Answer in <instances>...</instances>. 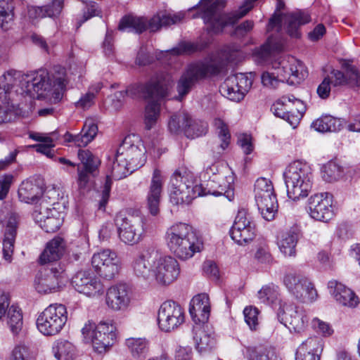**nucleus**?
I'll return each instance as SVG.
<instances>
[{
  "label": "nucleus",
  "mask_w": 360,
  "mask_h": 360,
  "mask_svg": "<svg viewBox=\"0 0 360 360\" xmlns=\"http://www.w3.org/2000/svg\"><path fill=\"white\" fill-rule=\"evenodd\" d=\"M68 82L66 71L63 68H56L51 77L46 70H39L30 75H25L20 91L18 89L15 91L17 94L34 99L46 98L53 91V98L55 101H59L63 97Z\"/></svg>",
  "instance_id": "nucleus-1"
},
{
  "label": "nucleus",
  "mask_w": 360,
  "mask_h": 360,
  "mask_svg": "<svg viewBox=\"0 0 360 360\" xmlns=\"http://www.w3.org/2000/svg\"><path fill=\"white\" fill-rule=\"evenodd\" d=\"M165 240L169 250L181 259L192 257L202 248V243L196 231L186 223H176L168 228Z\"/></svg>",
  "instance_id": "nucleus-2"
},
{
  "label": "nucleus",
  "mask_w": 360,
  "mask_h": 360,
  "mask_svg": "<svg viewBox=\"0 0 360 360\" xmlns=\"http://www.w3.org/2000/svg\"><path fill=\"white\" fill-rule=\"evenodd\" d=\"M226 185H220L219 191H206L202 184H195L192 174L184 172L181 174L176 172L171 178L170 201L174 205H188L199 196L207 194L220 195L226 191Z\"/></svg>",
  "instance_id": "nucleus-3"
},
{
  "label": "nucleus",
  "mask_w": 360,
  "mask_h": 360,
  "mask_svg": "<svg viewBox=\"0 0 360 360\" xmlns=\"http://www.w3.org/2000/svg\"><path fill=\"white\" fill-rule=\"evenodd\" d=\"M287 195L292 200L306 198L312 188L311 169L300 160L291 162L283 172Z\"/></svg>",
  "instance_id": "nucleus-4"
},
{
  "label": "nucleus",
  "mask_w": 360,
  "mask_h": 360,
  "mask_svg": "<svg viewBox=\"0 0 360 360\" xmlns=\"http://www.w3.org/2000/svg\"><path fill=\"white\" fill-rule=\"evenodd\" d=\"M172 79L168 74L160 73L152 77L146 84H134L129 86L125 91L116 94L117 98H123L124 95L132 98H163L168 94Z\"/></svg>",
  "instance_id": "nucleus-5"
},
{
  "label": "nucleus",
  "mask_w": 360,
  "mask_h": 360,
  "mask_svg": "<svg viewBox=\"0 0 360 360\" xmlns=\"http://www.w3.org/2000/svg\"><path fill=\"white\" fill-rule=\"evenodd\" d=\"M118 236L121 241L128 245L138 243L150 230L148 219L141 215L124 214L116 216Z\"/></svg>",
  "instance_id": "nucleus-6"
},
{
  "label": "nucleus",
  "mask_w": 360,
  "mask_h": 360,
  "mask_svg": "<svg viewBox=\"0 0 360 360\" xmlns=\"http://www.w3.org/2000/svg\"><path fill=\"white\" fill-rule=\"evenodd\" d=\"M284 7V2L282 0H277L276 10L269 20L268 30H273L275 27L278 30L283 25L287 33L291 37L300 38L301 36L300 27L309 23L311 20V15L308 11L302 10L283 13L281 11Z\"/></svg>",
  "instance_id": "nucleus-7"
},
{
  "label": "nucleus",
  "mask_w": 360,
  "mask_h": 360,
  "mask_svg": "<svg viewBox=\"0 0 360 360\" xmlns=\"http://www.w3.org/2000/svg\"><path fill=\"white\" fill-rule=\"evenodd\" d=\"M221 69L222 64L215 60L188 65L177 83L178 100L184 98L198 80L203 79L207 75H217Z\"/></svg>",
  "instance_id": "nucleus-8"
},
{
  "label": "nucleus",
  "mask_w": 360,
  "mask_h": 360,
  "mask_svg": "<svg viewBox=\"0 0 360 360\" xmlns=\"http://www.w3.org/2000/svg\"><path fill=\"white\" fill-rule=\"evenodd\" d=\"M67 320L68 312L65 305L52 304L39 315L37 327L43 335L53 336L61 331Z\"/></svg>",
  "instance_id": "nucleus-9"
},
{
  "label": "nucleus",
  "mask_w": 360,
  "mask_h": 360,
  "mask_svg": "<svg viewBox=\"0 0 360 360\" xmlns=\"http://www.w3.org/2000/svg\"><path fill=\"white\" fill-rule=\"evenodd\" d=\"M255 197L263 218L266 221L274 219L278 202L271 181L266 178H259L255 184Z\"/></svg>",
  "instance_id": "nucleus-10"
},
{
  "label": "nucleus",
  "mask_w": 360,
  "mask_h": 360,
  "mask_svg": "<svg viewBox=\"0 0 360 360\" xmlns=\"http://www.w3.org/2000/svg\"><path fill=\"white\" fill-rule=\"evenodd\" d=\"M151 259L153 260V278L160 285L173 283L180 274L177 260L172 256L162 255L155 250Z\"/></svg>",
  "instance_id": "nucleus-11"
},
{
  "label": "nucleus",
  "mask_w": 360,
  "mask_h": 360,
  "mask_svg": "<svg viewBox=\"0 0 360 360\" xmlns=\"http://www.w3.org/2000/svg\"><path fill=\"white\" fill-rule=\"evenodd\" d=\"M271 70L274 71L281 82L300 83L307 76V71L302 63L291 56L275 62Z\"/></svg>",
  "instance_id": "nucleus-12"
},
{
  "label": "nucleus",
  "mask_w": 360,
  "mask_h": 360,
  "mask_svg": "<svg viewBox=\"0 0 360 360\" xmlns=\"http://www.w3.org/2000/svg\"><path fill=\"white\" fill-rule=\"evenodd\" d=\"M117 152L120 155L119 160H127L131 165L132 169L142 167L146 161V147L135 135L126 136Z\"/></svg>",
  "instance_id": "nucleus-13"
},
{
  "label": "nucleus",
  "mask_w": 360,
  "mask_h": 360,
  "mask_svg": "<svg viewBox=\"0 0 360 360\" xmlns=\"http://www.w3.org/2000/svg\"><path fill=\"white\" fill-rule=\"evenodd\" d=\"M185 321L182 307L175 302H163L158 314V323L161 330L170 332L183 324Z\"/></svg>",
  "instance_id": "nucleus-14"
},
{
  "label": "nucleus",
  "mask_w": 360,
  "mask_h": 360,
  "mask_svg": "<svg viewBox=\"0 0 360 360\" xmlns=\"http://www.w3.org/2000/svg\"><path fill=\"white\" fill-rule=\"evenodd\" d=\"M63 274L64 270L60 265L44 268L35 277V289L43 294L58 291L63 284Z\"/></svg>",
  "instance_id": "nucleus-15"
},
{
  "label": "nucleus",
  "mask_w": 360,
  "mask_h": 360,
  "mask_svg": "<svg viewBox=\"0 0 360 360\" xmlns=\"http://www.w3.org/2000/svg\"><path fill=\"white\" fill-rule=\"evenodd\" d=\"M91 264L101 276L108 280L113 278L120 268V259L116 252L110 249L94 253L91 258Z\"/></svg>",
  "instance_id": "nucleus-16"
},
{
  "label": "nucleus",
  "mask_w": 360,
  "mask_h": 360,
  "mask_svg": "<svg viewBox=\"0 0 360 360\" xmlns=\"http://www.w3.org/2000/svg\"><path fill=\"white\" fill-rule=\"evenodd\" d=\"M252 81L243 73H238L227 77L220 86L221 95L228 99L240 102L250 90Z\"/></svg>",
  "instance_id": "nucleus-17"
},
{
  "label": "nucleus",
  "mask_w": 360,
  "mask_h": 360,
  "mask_svg": "<svg viewBox=\"0 0 360 360\" xmlns=\"http://www.w3.org/2000/svg\"><path fill=\"white\" fill-rule=\"evenodd\" d=\"M256 235V228L250 215L245 210H240L230 230L231 238L239 245L252 240Z\"/></svg>",
  "instance_id": "nucleus-18"
},
{
  "label": "nucleus",
  "mask_w": 360,
  "mask_h": 360,
  "mask_svg": "<svg viewBox=\"0 0 360 360\" xmlns=\"http://www.w3.org/2000/svg\"><path fill=\"white\" fill-rule=\"evenodd\" d=\"M120 156V153L117 152L115 156V160L111 165L110 174H108L106 176L105 182L101 194V198L98 202L99 210L104 211L105 209V206L110 197L112 180L114 179L117 181L124 179L136 170L131 169V165L127 160L120 162L119 160Z\"/></svg>",
  "instance_id": "nucleus-19"
},
{
  "label": "nucleus",
  "mask_w": 360,
  "mask_h": 360,
  "mask_svg": "<svg viewBox=\"0 0 360 360\" xmlns=\"http://www.w3.org/2000/svg\"><path fill=\"white\" fill-rule=\"evenodd\" d=\"M308 212L311 218L327 222L334 212L332 207V195L328 193H316L308 200Z\"/></svg>",
  "instance_id": "nucleus-20"
},
{
  "label": "nucleus",
  "mask_w": 360,
  "mask_h": 360,
  "mask_svg": "<svg viewBox=\"0 0 360 360\" xmlns=\"http://www.w3.org/2000/svg\"><path fill=\"white\" fill-rule=\"evenodd\" d=\"M72 285L77 292L88 297H98L105 292L100 279L89 271L77 272L72 278Z\"/></svg>",
  "instance_id": "nucleus-21"
},
{
  "label": "nucleus",
  "mask_w": 360,
  "mask_h": 360,
  "mask_svg": "<svg viewBox=\"0 0 360 360\" xmlns=\"http://www.w3.org/2000/svg\"><path fill=\"white\" fill-rule=\"evenodd\" d=\"M78 158L82 165H77V183L80 188H85L96 174L100 160L88 150L79 149Z\"/></svg>",
  "instance_id": "nucleus-22"
},
{
  "label": "nucleus",
  "mask_w": 360,
  "mask_h": 360,
  "mask_svg": "<svg viewBox=\"0 0 360 360\" xmlns=\"http://www.w3.org/2000/svg\"><path fill=\"white\" fill-rule=\"evenodd\" d=\"M191 116L185 112L172 115L169 121L168 127L173 134L184 132L188 138L195 139L207 133V125L200 124L197 130L192 129L191 125Z\"/></svg>",
  "instance_id": "nucleus-23"
},
{
  "label": "nucleus",
  "mask_w": 360,
  "mask_h": 360,
  "mask_svg": "<svg viewBox=\"0 0 360 360\" xmlns=\"http://www.w3.org/2000/svg\"><path fill=\"white\" fill-rule=\"evenodd\" d=\"M115 340V326L111 322L101 321L96 327L91 344L96 352L103 353L114 345Z\"/></svg>",
  "instance_id": "nucleus-24"
},
{
  "label": "nucleus",
  "mask_w": 360,
  "mask_h": 360,
  "mask_svg": "<svg viewBox=\"0 0 360 360\" xmlns=\"http://www.w3.org/2000/svg\"><path fill=\"white\" fill-rule=\"evenodd\" d=\"M278 319L290 330L295 333L304 331L309 321L306 311L299 307H289L286 311L281 310L278 313Z\"/></svg>",
  "instance_id": "nucleus-25"
},
{
  "label": "nucleus",
  "mask_w": 360,
  "mask_h": 360,
  "mask_svg": "<svg viewBox=\"0 0 360 360\" xmlns=\"http://www.w3.org/2000/svg\"><path fill=\"white\" fill-rule=\"evenodd\" d=\"M342 68L345 72L335 70L331 72L329 77L331 84L335 87L345 85L360 87V72L357 68L345 60L342 62Z\"/></svg>",
  "instance_id": "nucleus-26"
},
{
  "label": "nucleus",
  "mask_w": 360,
  "mask_h": 360,
  "mask_svg": "<svg viewBox=\"0 0 360 360\" xmlns=\"http://www.w3.org/2000/svg\"><path fill=\"white\" fill-rule=\"evenodd\" d=\"M164 177L158 169H155L146 195V205L149 212L156 216L160 212V203L162 196Z\"/></svg>",
  "instance_id": "nucleus-27"
},
{
  "label": "nucleus",
  "mask_w": 360,
  "mask_h": 360,
  "mask_svg": "<svg viewBox=\"0 0 360 360\" xmlns=\"http://www.w3.org/2000/svg\"><path fill=\"white\" fill-rule=\"evenodd\" d=\"M107 306L114 311H124L131 302L130 290L126 284H118L109 288L106 292Z\"/></svg>",
  "instance_id": "nucleus-28"
},
{
  "label": "nucleus",
  "mask_w": 360,
  "mask_h": 360,
  "mask_svg": "<svg viewBox=\"0 0 360 360\" xmlns=\"http://www.w3.org/2000/svg\"><path fill=\"white\" fill-rule=\"evenodd\" d=\"M189 313L196 324L207 322L210 315L209 297L205 293L198 294L190 302Z\"/></svg>",
  "instance_id": "nucleus-29"
},
{
  "label": "nucleus",
  "mask_w": 360,
  "mask_h": 360,
  "mask_svg": "<svg viewBox=\"0 0 360 360\" xmlns=\"http://www.w3.org/2000/svg\"><path fill=\"white\" fill-rule=\"evenodd\" d=\"M328 287L330 292L340 304L351 308L356 307L359 304V297L351 289L341 283L335 280L330 281L328 282Z\"/></svg>",
  "instance_id": "nucleus-30"
},
{
  "label": "nucleus",
  "mask_w": 360,
  "mask_h": 360,
  "mask_svg": "<svg viewBox=\"0 0 360 360\" xmlns=\"http://www.w3.org/2000/svg\"><path fill=\"white\" fill-rule=\"evenodd\" d=\"M25 75L15 70H8L0 77V98L7 99V94L12 90L20 91L22 84L25 82Z\"/></svg>",
  "instance_id": "nucleus-31"
},
{
  "label": "nucleus",
  "mask_w": 360,
  "mask_h": 360,
  "mask_svg": "<svg viewBox=\"0 0 360 360\" xmlns=\"http://www.w3.org/2000/svg\"><path fill=\"white\" fill-rule=\"evenodd\" d=\"M214 125L217 131L219 141H215L210 145V155L214 161L218 160L224 150L230 143L231 135L227 125L219 118L214 120Z\"/></svg>",
  "instance_id": "nucleus-32"
},
{
  "label": "nucleus",
  "mask_w": 360,
  "mask_h": 360,
  "mask_svg": "<svg viewBox=\"0 0 360 360\" xmlns=\"http://www.w3.org/2000/svg\"><path fill=\"white\" fill-rule=\"evenodd\" d=\"M186 18L183 11L174 13L168 11H160L154 15L148 22V29L150 32H157L162 27H167L181 22Z\"/></svg>",
  "instance_id": "nucleus-33"
},
{
  "label": "nucleus",
  "mask_w": 360,
  "mask_h": 360,
  "mask_svg": "<svg viewBox=\"0 0 360 360\" xmlns=\"http://www.w3.org/2000/svg\"><path fill=\"white\" fill-rule=\"evenodd\" d=\"M323 349V344L319 338H309L298 347L295 360H320Z\"/></svg>",
  "instance_id": "nucleus-34"
},
{
  "label": "nucleus",
  "mask_w": 360,
  "mask_h": 360,
  "mask_svg": "<svg viewBox=\"0 0 360 360\" xmlns=\"http://www.w3.org/2000/svg\"><path fill=\"white\" fill-rule=\"evenodd\" d=\"M155 253V250L146 251L134 258L131 268L134 275L143 280H149L153 277V260L151 257Z\"/></svg>",
  "instance_id": "nucleus-35"
},
{
  "label": "nucleus",
  "mask_w": 360,
  "mask_h": 360,
  "mask_svg": "<svg viewBox=\"0 0 360 360\" xmlns=\"http://www.w3.org/2000/svg\"><path fill=\"white\" fill-rule=\"evenodd\" d=\"M17 227L18 221L16 217L11 216L5 229L4 238L3 240V257L8 262H11L12 260Z\"/></svg>",
  "instance_id": "nucleus-36"
},
{
  "label": "nucleus",
  "mask_w": 360,
  "mask_h": 360,
  "mask_svg": "<svg viewBox=\"0 0 360 360\" xmlns=\"http://www.w3.org/2000/svg\"><path fill=\"white\" fill-rule=\"evenodd\" d=\"M218 173V168L217 166L215 164H212V165L207 167L205 169L204 177L206 178L207 176L209 178L207 180V183L206 184V188H204V189H206V191H208L209 189L211 190H220L219 186L220 185H226V191H224L221 195L224 194L226 195V197L229 198V200H232V198L233 196V193L232 191H229V189L231 188V184H226L224 182V177L222 175L217 174Z\"/></svg>",
  "instance_id": "nucleus-37"
},
{
  "label": "nucleus",
  "mask_w": 360,
  "mask_h": 360,
  "mask_svg": "<svg viewBox=\"0 0 360 360\" xmlns=\"http://www.w3.org/2000/svg\"><path fill=\"white\" fill-rule=\"evenodd\" d=\"M35 219L46 233L57 231L63 223L60 214L55 210L47 209L44 213L39 212L35 214Z\"/></svg>",
  "instance_id": "nucleus-38"
},
{
  "label": "nucleus",
  "mask_w": 360,
  "mask_h": 360,
  "mask_svg": "<svg viewBox=\"0 0 360 360\" xmlns=\"http://www.w3.org/2000/svg\"><path fill=\"white\" fill-rule=\"evenodd\" d=\"M64 252V241L60 237H56L46 243L41 253L39 262L41 264L58 260Z\"/></svg>",
  "instance_id": "nucleus-39"
},
{
  "label": "nucleus",
  "mask_w": 360,
  "mask_h": 360,
  "mask_svg": "<svg viewBox=\"0 0 360 360\" xmlns=\"http://www.w3.org/2000/svg\"><path fill=\"white\" fill-rule=\"evenodd\" d=\"M148 22L149 20L144 17L126 15L121 18L118 30L141 34L148 29Z\"/></svg>",
  "instance_id": "nucleus-40"
},
{
  "label": "nucleus",
  "mask_w": 360,
  "mask_h": 360,
  "mask_svg": "<svg viewBox=\"0 0 360 360\" xmlns=\"http://www.w3.org/2000/svg\"><path fill=\"white\" fill-rule=\"evenodd\" d=\"M298 239V233L295 229H290L281 234L278 239V245L284 256L295 257Z\"/></svg>",
  "instance_id": "nucleus-41"
},
{
  "label": "nucleus",
  "mask_w": 360,
  "mask_h": 360,
  "mask_svg": "<svg viewBox=\"0 0 360 360\" xmlns=\"http://www.w3.org/2000/svg\"><path fill=\"white\" fill-rule=\"evenodd\" d=\"M195 347L202 354L210 351L215 345L214 333H208L202 326H198L193 328Z\"/></svg>",
  "instance_id": "nucleus-42"
},
{
  "label": "nucleus",
  "mask_w": 360,
  "mask_h": 360,
  "mask_svg": "<svg viewBox=\"0 0 360 360\" xmlns=\"http://www.w3.org/2000/svg\"><path fill=\"white\" fill-rule=\"evenodd\" d=\"M42 188L35 181L30 179L23 181L18 191V198L26 203L34 202L42 195Z\"/></svg>",
  "instance_id": "nucleus-43"
},
{
  "label": "nucleus",
  "mask_w": 360,
  "mask_h": 360,
  "mask_svg": "<svg viewBox=\"0 0 360 360\" xmlns=\"http://www.w3.org/2000/svg\"><path fill=\"white\" fill-rule=\"evenodd\" d=\"M292 294L303 302H312L317 296L316 290L313 284L306 278L297 283Z\"/></svg>",
  "instance_id": "nucleus-44"
},
{
  "label": "nucleus",
  "mask_w": 360,
  "mask_h": 360,
  "mask_svg": "<svg viewBox=\"0 0 360 360\" xmlns=\"http://www.w3.org/2000/svg\"><path fill=\"white\" fill-rule=\"evenodd\" d=\"M98 133V127L92 119H86L81 132L77 134L78 147H85L91 142Z\"/></svg>",
  "instance_id": "nucleus-45"
},
{
  "label": "nucleus",
  "mask_w": 360,
  "mask_h": 360,
  "mask_svg": "<svg viewBox=\"0 0 360 360\" xmlns=\"http://www.w3.org/2000/svg\"><path fill=\"white\" fill-rule=\"evenodd\" d=\"M312 126L319 132H335L341 129L342 122L340 119L326 115L315 120Z\"/></svg>",
  "instance_id": "nucleus-46"
},
{
  "label": "nucleus",
  "mask_w": 360,
  "mask_h": 360,
  "mask_svg": "<svg viewBox=\"0 0 360 360\" xmlns=\"http://www.w3.org/2000/svg\"><path fill=\"white\" fill-rule=\"evenodd\" d=\"M154 99L149 101L145 108L144 124L145 128L148 130L155 126L160 117V103L158 101L159 98Z\"/></svg>",
  "instance_id": "nucleus-47"
},
{
  "label": "nucleus",
  "mask_w": 360,
  "mask_h": 360,
  "mask_svg": "<svg viewBox=\"0 0 360 360\" xmlns=\"http://www.w3.org/2000/svg\"><path fill=\"white\" fill-rule=\"evenodd\" d=\"M245 355L248 360H277V356L272 347H248Z\"/></svg>",
  "instance_id": "nucleus-48"
},
{
  "label": "nucleus",
  "mask_w": 360,
  "mask_h": 360,
  "mask_svg": "<svg viewBox=\"0 0 360 360\" xmlns=\"http://www.w3.org/2000/svg\"><path fill=\"white\" fill-rule=\"evenodd\" d=\"M75 347L68 340H59L54 343L53 352L58 360H73Z\"/></svg>",
  "instance_id": "nucleus-49"
},
{
  "label": "nucleus",
  "mask_w": 360,
  "mask_h": 360,
  "mask_svg": "<svg viewBox=\"0 0 360 360\" xmlns=\"http://www.w3.org/2000/svg\"><path fill=\"white\" fill-rule=\"evenodd\" d=\"M6 322L11 332L16 335L22 327V314L21 310L16 306L12 305L6 314Z\"/></svg>",
  "instance_id": "nucleus-50"
},
{
  "label": "nucleus",
  "mask_w": 360,
  "mask_h": 360,
  "mask_svg": "<svg viewBox=\"0 0 360 360\" xmlns=\"http://www.w3.org/2000/svg\"><path fill=\"white\" fill-rule=\"evenodd\" d=\"M290 96H283L276 101L271 106V111L274 114L283 120H287L290 124V115L289 112L290 107H292Z\"/></svg>",
  "instance_id": "nucleus-51"
},
{
  "label": "nucleus",
  "mask_w": 360,
  "mask_h": 360,
  "mask_svg": "<svg viewBox=\"0 0 360 360\" xmlns=\"http://www.w3.org/2000/svg\"><path fill=\"white\" fill-rule=\"evenodd\" d=\"M132 356L137 359H145L148 352V344L145 339L129 338L126 341Z\"/></svg>",
  "instance_id": "nucleus-52"
},
{
  "label": "nucleus",
  "mask_w": 360,
  "mask_h": 360,
  "mask_svg": "<svg viewBox=\"0 0 360 360\" xmlns=\"http://www.w3.org/2000/svg\"><path fill=\"white\" fill-rule=\"evenodd\" d=\"M288 96L293 98L290 99L292 107H290L289 112L290 115V125L295 127L303 117L306 107L301 100L295 98L293 95H288Z\"/></svg>",
  "instance_id": "nucleus-53"
},
{
  "label": "nucleus",
  "mask_w": 360,
  "mask_h": 360,
  "mask_svg": "<svg viewBox=\"0 0 360 360\" xmlns=\"http://www.w3.org/2000/svg\"><path fill=\"white\" fill-rule=\"evenodd\" d=\"M60 0H57L55 2L56 6L53 12L50 11V6H32L28 9L29 16L32 18L57 17L58 15H60Z\"/></svg>",
  "instance_id": "nucleus-54"
},
{
  "label": "nucleus",
  "mask_w": 360,
  "mask_h": 360,
  "mask_svg": "<svg viewBox=\"0 0 360 360\" xmlns=\"http://www.w3.org/2000/svg\"><path fill=\"white\" fill-rule=\"evenodd\" d=\"M164 53L162 51L155 52V56L150 54L147 49L144 46L140 48L135 60V63L139 66H146L149 65L155 62V60H160L162 55Z\"/></svg>",
  "instance_id": "nucleus-55"
},
{
  "label": "nucleus",
  "mask_w": 360,
  "mask_h": 360,
  "mask_svg": "<svg viewBox=\"0 0 360 360\" xmlns=\"http://www.w3.org/2000/svg\"><path fill=\"white\" fill-rule=\"evenodd\" d=\"M278 292L275 286L266 285L258 292V298L265 304H273L278 300Z\"/></svg>",
  "instance_id": "nucleus-56"
},
{
  "label": "nucleus",
  "mask_w": 360,
  "mask_h": 360,
  "mask_svg": "<svg viewBox=\"0 0 360 360\" xmlns=\"http://www.w3.org/2000/svg\"><path fill=\"white\" fill-rule=\"evenodd\" d=\"M342 170L340 165L335 162H329L322 169L323 178L329 182L338 179Z\"/></svg>",
  "instance_id": "nucleus-57"
},
{
  "label": "nucleus",
  "mask_w": 360,
  "mask_h": 360,
  "mask_svg": "<svg viewBox=\"0 0 360 360\" xmlns=\"http://www.w3.org/2000/svg\"><path fill=\"white\" fill-rule=\"evenodd\" d=\"M281 44L273 43V38L269 37L266 42L255 52V56L262 60H266L270 56L271 51H280Z\"/></svg>",
  "instance_id": "nucleus-58"
},
{
  "label": "nucleus",
  "mask_w": 360,
  "mask_h": 360,
  "mask_svg": "<svg viewBox=\"0 0 360 360\" xmlns=\"http://www.w3.org/2000/svg\"><path fill=\"white\" fill-rule=\"evenodd\" d=\"M255 258L260 263L269 264L271 262L273 257L266 241L262 240L257 244Z\"/></svg>",
  "instance_id": "nucleus-59"
},
{
  "label": "nucleus",
  "mask_w": 360,
  "mask_h": 360,
  "mask_svg": "<svg viewBox=\"0 0 360 360\" xmlns=\"http://www.w3.org/2000/svg\"><path fill=\"white\" fill-rule=\"evenodd\" d=\"M14 6L7 7V9H0V27L4 30H10L14 23Z\"/></svg>",
  "instance_id": "nucleus-60"
},
{
  "label": "nucleus",
  "mask_w": 360,
  "mask_h": 360,
  "mask_svg": "<svg viewBox=\"0 0 360 360\" xmlns=\"http://www.w3.org/2000/svg\"><path fill=\"white\" fill-rule=\"evenodd\" d=\"M245 321L251 330H256L258 326L259 311L256 307H246L243 310Z\"/></svg>",
  "instance_id": "nucleus-61"
},
{
  "label": "nucleus",
  "mask_w": 360,
  "mask_h": 360,
  "mask_svg": "<svg viewBox=\"0 0 360 360\" xmlns=\"http://www.w3.org/2000/svg\"><path fill=\"white\" fill-rule=\"evenodd\" d=\"M31 358L30 348L25 345L20 344L12 350L9 360H30Z\"/></svg>",
  "instance_id": "nucleus-62"
},
{
  "label": "nucleus",
  "mask_w": 360,
  "mask_h": 360,
  "mask_svg": "<svg viewBox=\"0 0 360 360\" xmlns=\"http://www.w3.org/2000/svg\"><path fill=\"white\" fill-rule=\"evenodd\" d=\"M262 83L264 86L269 89H276L281 83L279 79L271 69L264 72L261 75Z\"/></svg>",
  "instance_id": "nucleus-63"
},
{
  "label": "nucleus",
  "mask_w": 360,
  "mask_h": 360,
  "mask_svg": "<svg viewBox=\"0 0 360 360\" xmlns=\"http://www.w3.org/2000/svg\"><path fill=\"white\" fill-rule=\"evenodd\" d=\"M200 50L199 46L194 43L183 42L169 51L173 55L191 54Z\"/></svg>",
  "instance_id": "nucleus-64"
}]
</instances>
